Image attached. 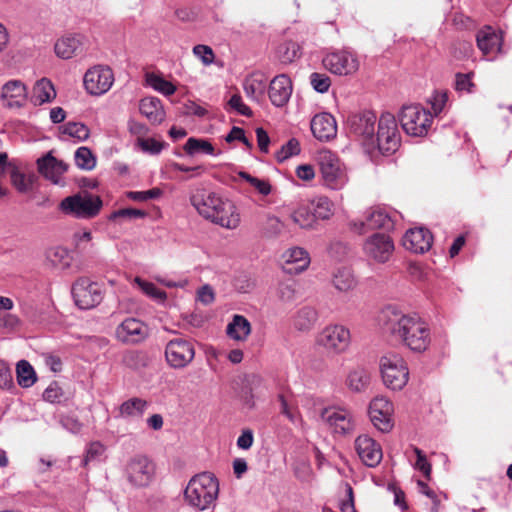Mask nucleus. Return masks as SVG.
<instances>
[{"instance_id":"1","label":"nucleus","mask_w":512,"mask_h":512,"mask_svg":"<svg viewBox=\"0 0 512 512\" xmlns=\"http://www.w3.org/2000/svg\"><path fill=\"white\" fill-rule=\"evenodd\" d=\"M383 329L416 352H422L430 344V330L417 315L404 314L394 306H386L379 315Z\"/></svg>"},{"instance_id":"2","label":"nucleus","mask_w":512,"mask_h":512,"mask_svg":"<svg viewBox=\"0 0 512 512\" xmlns=\"http://www.w3.org/2000/svg\"><path fill=\"white\" fill-rule=\"evenodd\" d=\"M219 493V482L214 474L202 472L194 475L184 490V500L198 511L209 509Z\"/></svg>"},{"instance_id":"3","label":"nucleus","mask_w":512,"mask_h":512,"mask_svg":"<svg viewBox=\"0 0 512 512\" xmlns=\"http://www.w3.org/2000/svg\"><path fill=\"white\" fill-rule=\"evenodd\" d=\"M103 283L89 277H78L72 284L71 294L75 305L82 310H89L101 304L105 296Z\"/></svg>"},{"instance_id":"4","label":"nucleus","mask_w":512,"mask_h":512,"mask_svg":"<svg viewBox=\"0 0 512 512\" xmlns=\"http://www.w3.org/2000/svg\"><path fill=\"white\" fill-rule=\"evenodd\" d=\"M399 121L407 135L426 136L432 123V114L418 104L405 105L399 113Z\"/></svg>"},{"instance_id":"5","label":"nucleus","mask_w":512,"mask_h":512,"mask_svg":"<svg viewBox=\"0 0 512 512\" xmlns=\"http://www.w3.org/2000/svg\"><path fill=\"white\" fill-rule=\"evenodd\" d=\"M319 170L322 176L323 184L332 189H342L347 176L340 159L330 150H321L317 156Z\"/></svg>"},{"instance_id":"6","label":"nucleus","mask_w":512,"mask_h":512,"mask_svg":"<svg viewBox=\"0 0 512 512\" xmlns=\"http://www.w3.org/2000/svg\"><path fill=\"white\" fill-rule=\"evenodd\" d=\"M102 204L101 198L97 195L76 194L64 198L60 203V209L63 213L76 218L90 219L98 215Z\"/></svg>"},{"instance_id":"7","label":"nucleus","mask_w":512,"mask_h":512,"mask_svg":"<svg viewBox=\"0 0 512 512\" xmlns=\"http://www.w3.org/2000/svg\"><path fill=\"white\" fill-rule=\"evenodd\" d=\"M384 384L392 390H401L408 382L409 370L404 359L398 354H387L380 360Z\"/></svg>"},{"instance_id":"8","label":"nucleus","mask_w":512,"mask_h":512,"mask_svg":"<svg viewBox=\"0 0 512 512\" xmlns=\"http://www.w3.org/2000/svg\"><path fill=\"white\" fill-rule=\"evenodd\" d=\"M401 137L397 121L391 113H383L378 121L376 142L379 151L384 155L396 152L400 146Z\"/></svg>"},{"instance_id":"9","label":"nucleus","mask_w":512,"mask_h":512,"mask_svg":"<svg viewBox=\"0 0 512 512\" xmlns=\"http://www.w3.org/2000/svg\"><path fill=\"white\" fill-rule=\"evenodd\" d=\"M125 473L128 482L134 487H147L153 480L155 465L148 457L136 455L128 461Z\"/></svg>"},{"instance_id":"10","label":"nucleus","mask_w":512,"mask_h":512,"mask_svg":"<svg viewBox=\"0 0 512 512\" xmlns=\"http://www.w3.org/2000/svg\"><path fill=\"white\" fill-rule=\"evenodd\" d=\"M351 342L348 328L343 325H329L325 327L317 337V343L328 352L340 354L345 352Z\"/></svg>"},{"instance_id":"11","label":"nucleus","mask_w":512,"mask_h":512,"mask_svg":"<svg viewBox=\"0 0 512 512\" xmlns=\"http://www.w3.org/2000/svg\"><path fill=\"white\" fill-rule=\"evenodd\" d=\"M376 114L371 110H362L348 115L346 124L350 134L362 138L367 143H374Z\"/></svg>"},{"instance_id":"12","label":"nucleus","mask_w":512,"mask_h":512,"mask_svg":"<svg viewBox=\"0 0 512 512\" xmlns=\"http://www.w3.org/2000/svg\"><path fill=\"white\" fill-rule=\"evenodd\" d=\"M165 357L171 367L176 369L184 368L195 357L194 344L186 338H174L166 344Z\"/></svg>"},{"instance_id":"13","label":"nucleus","mask_w":512,"mask_h":512,"mask_svg":"<svg viewBox=\"0 0 512 512\" xmlns=\"http://www.w3.org/2000/svg\"><path fill=\"white\" fill-rule=\"evenodd\" d=\"M207 220L226 229H236L240 224V214L235 204L220 196L217 197L212 209L209 210Z\"/></svg>"},{"instance_id":"14","label":"nucleus","mask_w":512,"mask_h":512,"mask_svg":"<svg viewBox=\"0 0 512 512\" xmlns=\"http://www.w3.org/2000/svg\"><path fill=\"white\" fill-rule=\"evenodd\" d=\"M322 62L327 70L340 76L352 75L359 69L357 56L348 50H337L328 53Z\"/></svg>"},{"instance_id":"15","label":"nucleus","mask_w":512,"mask_h":512,"mask_svg":"<svg viewBox=\"0 0 512 512\" xmlns=\"http://www.w3.org/2000/svg\"><path fill=\"white\" fill-rule=\"evenodd\" d=\"M393 412L392 402L383 396L373 398L368 407L370 421L376 429L383 433L389 432L394 426Z\"/></svg>"},{"instance_id":"16","label":"nucleus","mask_w":512,"mask_h":512,"mask_svg":"<svg viewBox=\"0 0 512 512\" xmlns=\"http://www.w3.org/2000/svg\"><path fill=\"white\" fill-rule=\"evenodd\" d=\"M114 82V74L110 67L97 65L90 68L84 75L83 83L86 91L95 96L105 94Z\"/></svg>"},{"instance_id":"17","label":"nucleus","mask_w":512,"mask_h":512,"mask_svg":"<svg viewBox=\"0 0 512 512\" xmlns=\"http://www.w3.org/2000/svg\"><path fill=\"white\" fill-rule=\"evenodd\" d=\"M363 251L369 259L385 263L394 251V243L389 235L375 233L364 242Z\"/></svg>"},{"instance_id":"18","label":"nucleus","mask_w":512,"mask_h":512,"mask_svg":"<svg viewBox=\"0 0 512 512\" xmlns=\"http://www.w3.org/2000/svg\"><path fill=\"white\" fill-rule=\"evenodd\" d=\"M321 419L339 435L351 434L355 429L353 415L345 409L326 408L321 413Z\"/></svg>"},{"instance_id":"19","label":"nucleus","mask_w":512,"mask_h":512,"mask_svg":"<svg viewBox=\"0 0 512 512\" xmlns=\"http://www.w3.org/2000/svg\"><path fill=\"white\" fill-rule=\"evenodd\" d=\"M355 449L363 463L368 467H376L382 460L383 453L379 443L369 435H360L355 440Z\"/></svg>"},{"instance_id":"20","label":"nucleus","mask_w":512,"mask_h":512,"mask_svg":"<svg viewBox=\"0 0 512 512\" xmlns=\"http://www.w3.org/2000/svg\"><path fill=\"white\" fill-rule=\"evenodd\" d=\"M293 85L290 77L286 74L275 76L268 89V96L275 107H284L292 95Z\"/></svg>"},{"instance_id":"21","label":"nucleus","mask_w":512,"mask_h":512,"mask_svg":"<svg viewBox=\"0 0 512 512\" xmlns=\"http://www.w3.org/2000/svg\"><path fill=\"white\" fill-rule=\"evenodd\" d=\"M353 226L355 231L360 234L370 229H384L388 231L394 228V220L387 211L376 208L368 212L365 221L355 222Z\"/></svg>"},{"instance_id":"22","label":"nucleus","mask_w":512,"mask_h":512,"mask_svg":"<svg viewBox=\"0 0 512 512\" xmlns=\"http://www.w3.org/2000/svg\"><path fill=\"white\" fill-rule=\"evenodd\" d=\"M115 334L119 341L135 344L147 337V329L140 320L127 318L118 325Z\"/></svg>"},{"instance_id":"23","label":"nucleus","mask_w":512,"mask_h":512,"mask_svg":"<svg viewBox=\"0 0 512 512\" xmlns=\"http://www.w3.org/2000/svg\"><path fill=\"white\" fill-rule=\"evenodd\" d=\"M433 242L431 232L426 228H413L403 237V247L413 253L422 254L428 251Z\"/></svg>"},{"instance_id":"24","label":"nucleus","mask_w":512,"mask_h":512,"mask_svg":"<svg viewBox=\"0 0 512 512\" xmlns=\"http://www.w3.org/2000/svg\"><path fill=\"white\" fill-rule=\"evenodd\" d=\"M312 134L320 141H329L337 134L335 118L327 112L316 114L310 123Z\"/></svg>"},{"instance_id":"25","label":"nucleus","mask_w":512,"mask_h":512,"mask_svg":"<svg viewBox=\"0 0 512 512\" xmlns=\"http://www.w3.org/2000/svg\"><path fill=\"white\" fill-rule=\"evenodd\" d=\"M38 171L46 179L54 184H59L61 176L67 171L68 165L62 160L56 159L52 152L46 153L37 160Z\"/></svg>"},{"instance_id":"26","label":"nucleus","mask_w":512,"mask_h":512,"mask_svg":"<svg viewBox=\"0 0 512 512\" xmlns=\"http://www.w3.org/2000/svg\"><path fill=\"white\" fill-rule=\"evenodd\" d=\"M0 98L6 101L8 108H21L27 98V88L20 80H10L3 85Z\"/></svg>"},{"instance_id":"27","label":"nucleus","mask_w":512,"mask_h":512,"mask_svg":"<svg viewBox=\"0 0 512 512\" xmlns=\"http://www.w3.org/2000/svg\"><path fill=\"white\" fill-rule=\"evenodd\" d=\"M264 388V379L255 373L246 374L243 379V398L250 408L255 406V399L261 396Z\"/></svg>"},{"instance_id":"28","label":"nucleus","mask_w":512,"mask_h":512,"mask_svg":"<svg viewBox=\"0 0 512 512\" xmlns=\"http://www.w3.org/2000/svg\"><path fill=\"white\" fill-rule=\"evenodd\" d=\"M476 42L484 55L492 54L501 49V36L490 26H486L477 32Z\"/></svg>"},{"instance_id":"29","label":"nucleus","mask_w":512,"mask_h":512,"mask_svg":"<svg viewBox=\"0 0 512 512\" xmlns=\"http://www.w3.org/2000/svg\"><path fill=\"white\" fill-rule=\"evenodd\" d=\"M83 38L80 35H67L58 39L54 49L58 57L70 59L77 55L82 49Z\"/></svg>"},{"instance_id":"30","label":"nucleus","mask_w":512,"mask_h":512,"mask_svg":"<svg viewBox=\"0 0 512 512\" xmlns=\"http://www.w3.org/2000/svg\"><path fill=\"white\" fill-rule=\"evenodd\" d=\"M140 113L145 116L151 124H160L165 118V111L163 109L160 99L156 97H146L140 101Z\"/></svg>"},{"instance_id":"31","label":"nucleus","mask_w":512,"mask_h":512,"mask_svg":"<svg viewBox=\"0 0 512 512\" xmlns=\"http://www.w3.org/2000/svg\"><path fill=\"white\" fill-rule=\"evenodd\" d=\"M370 381L371 374L369 370L362 366H357L348 373L346 385L351 391L361 393L366 391Z\"/></svg>"},{"instance_id":"32","label":"nucleus","mask_w":512,"mask_h":512,"mask_svg":"<svg viewBox=\"0 0 512 512\" xmlns=\"http://www.w3.org/2000/svg\"><path fill=\"white\" fill-rule=\"evenodd\" d=\"M217 195L214 192H209L205 189L197 190L190 198L191 204L197 210V212L204 218L209 216V210L212 209L215 203Z\"/></svg>"},{"instance_id":"33","label":"nucleus","mask_w":512,"mask_h":512,"mask_svg":"<svg viewBox=\"0 0 512 512\" xmlns=\"http://www.w3.org/2000/svg\"><path fill=\"white\" fill-rule=\"evenodd\" d=\"M45 258L51 267L61 270L69 268L72 261L69 251L61 246L47 249L45 252Z\"/></svg>"},{"instance_id":"34","label":"nucleus","mask_w":512,"mask_h":512,"mask_svg":"<svg viewBox=\"0 0 512 512\" xmlns=\"http://www.w3.org/2000/svg\"><path fill=\"white\" fill-rule=\"evenodd\" d=\"M291 220L302 229H316L317 222L309 202L300 205L291 215Z\"/></svg>"},{"instance_id":"35","label":"nucleus","mask_w":512,"mask_h":512,"mask_svg":"<svg viewBox=\"0 0 512 512\" xmlns=\"http://www.w3.org/2000/svg\"><path fill=\"white\" fill-rule=\"evenodd\" d=\"M317 312L310 306L300 308L293 317V326L299 331H309L317 321Z\"/></svg>"},{"instance_id":"36","label":"nucleus","mask_w":512,"mask_h":512,"mask_svg":"<svg viewBox=\"0 0 512 512\" xmlns=\"http://www.w3.org/2000/svg\"><path fill=\"white\" fill-rule=\"evenodd\" d=\"M149 403L142 398H130L123 402L119 407V416L121 417H142L148 408Z\"/></svg>"},{"instance_id":"37","label":"nucleus","mask_w":512,"mask_h":512,"mask_svg":"<svg viewBox=\"0 0 512 512\" xmlns=\"http://www.w3.org/2000/svg\"><path fill=\"white\" fill-rule=\"evenodd\" d=\"M251 326L249 321L241 315H235L232 322L228 324L227 335L235 340H244L250 334Z\"/></svg>"},{"instance_id":"38","label":"nucleus","mask_w":512,"mask_h":512,"mask_svg":"<svg viewBox=\"0 0 512 512\" xmlns=\"http://www.w3.org/2000/svg\"><path fill=\"white\" fill-rule=\"evenodd\" d=\"M285 258L287 264H295L293 270L296 273L305 270L310 263L308 252L301 247H294L289 249L285 254ZM289 271H292V268H290Z\"/></svg>"},{"instance_id":"39","label":"nucleus","mask_w":512,"mask_h":512,"mask_svg":"<svg viewBox=\"0 0 512 512\" xmlns=\"http://www.w3.org/2000/svg\"><path fill=\"white\" fill-rule=\"evenodd\" d=\"M33 93V99L36 105H41L43 103L50 102L56 96V92L51 81H49L46 78H43L36 82L33 89Z\"/></svg>"},{"instance_id":"40","label":"nucleus","mask_w":512,"mask_h":512,"mask_svg":"<svg viewBox=\"0 0 512 512\" xmlns=\"http://www.w3.org/2000/svg\"><path fill=\"white\" fill-rule=\"evenodd\" d=\"M315 220H328L333 215V203L326 196H319L309 201Z\"/></svg>"},{"instance_id":"41","label":"nucleus","mask_w":512,"mask_h":512,"mask_svg":"<svg viewBox=\"0 0 512 512\" xmlns=\"http://www.w3.org/2000/svg\"><path fill=\"white\" fill-rule=\"evenodd\" d=\"M18 384L23 388L31 387L37 380L33 366L26 360H20L16 366Z\"/></svg>"},{"instance_id":"42","label":"nucleus","mask_w":512,"mask_h":512,"mask_svg":"<svg viewBox=\"0 0 512 512\" xmlns=\"http://www.w3.org/2000/svg\"><path fill=\"white\" fill-rule=\"evenodd\" d=\"M335 288L342 292H347L356 286L355 277L350 268H339L333 277Z\"/></svg>"},{"instance_id":"43","label":"nucleus","mask_w":512,"mask_h":512,"mask_svg":"<svg viewBox=\"0 0 512 512\" xmlns=\"http://www.w3.org/2000/svg\"><path fill=\"white\" fill-rule=\"evenodd\" d=\"M186 154L193 156L198 153L214 155L215 149L213 145L206 139L190 137L186 141L184 147Z\"/></svg>"},{"instance_id":"44","label":"nucleus","mask_w":512,"mask_h":512,"mask_svg":"<svg viewBox=\"0 0 512 512\" xmlns=\"http://www.w3.org/2000/svg\"><path fill=\"white\" fill-rule=\"evenodd\" d=\"M276 55L283 64H290L300 56V46L294 41H285L277 47Z\"/></svg>"},{"instance_id":"45","label":"nucleus","mask_w":512,"mask_h":512,"mask_svg":"<svg viewBox=\"0 0 512 512\" xmlns=\"http://www.w3.org/2000/svg\"><path fill=\"white\" fill-rule=\"evenodd\" d=\"M292 392L289 389H281L276 396L280 404V413L288 418L292 423L296 422L297 415L292 403Z\"/></svg>"},{"instance_id":"46","label":"nucleus","mask_w":512,"mask_h":512,"mask_svg":"<svg viewBox=\"0 0 512 512\" xmlns=\"http://www.w3.org/2000/svg\"><path fill=\"white\" fill-rule=\"evenodd\" d=\"M74 158L77 167L82 170L90 171L96 166V157L88 147H79L75 152Z\"/></svg>"},{"instance_id":"47","label":"nucleus","mask_w":512,"mask_h":512,"mask_svg":"<svg viewBox=\"0 0 512 512\" xmlns=\"http://www.w3.org/2000/svg\"><path fill=\"white\" fill-rule=\"evenodd\" d=\"M146 81L149 86L166 96H170L176 91L174 84L155 73H147Z\"/></svg>"},{"instance_id":"48","label":"nucleus","mask_w":512,"mask_h":512,"mask_svg":"<svg viewBox=\"0 0 512 512\" xmlns=\"http://www.w3.org/2000/svg\"><path fill=\"white\" fill-rule=\"evenodd\" d=\"M11 183L21 193L28 192L32 187V179L26 178L25 174L21 173L17 167L9 166L8 172Z\"/></svg>"},{"instance_id":"49","label":"nucleus","mask_w":512,"mask_h":512,"mask_svg":"<svg viewBox=\"0 0 512 512\" xmlns=\"http://www.w3.org/2000/svg\"><path fill=\"white\" fill-rule=\"evenodd\" d=\"M63 134L76 138L79 141H85L90 135V131L86 125L78 122H68L61 127Z\"/></svg>"},{"instance_id":"50","label":"nucleus","mask_w":512,"mask_h":512,"mask_svg":"<svg viewBox=\"0 0 512 512\" xmlns=\"http://www.w3.org/2000/svg\"><path fill=\"white\" fill-rule=\"evenodd\" d=\"M135 282L140 287V289L149 297L160 302L166 299V292L159 289L154 283L142 280L139 277L135 278Z\"/></svg>"},{"instance_id":"51","label":"nucleus","mask_w":512,"mask_h":512,"mask_svg":"<svg viewBox=\"0 0 512 512\" xmlns=\"http://www.w3.org/2000/svg\"><path fill=\"white\" fill-rule=\"evenodd\" d=\"M300 151L299 141L295 138H291L279 151H277L275 157L278 162H284L288 158L298 155Z\"/></svg>"},{"instance_id":"52","label":"nucleus","mask_w":512,"mask_h":512,"mask_svg":"<svg viewBox=\"0 0 512 512\" xmlns=\"http://www.w3.org/2000/svg\"><path fill=\"white\" fill-rule=\"evenodd\" d=\"M296 283L294 280L280 282L277 288V297L282 302H291L295 299Z\"/></svg>"},{"instance_id":"53","label":"nucleus","mask_w":512,"mask_h":512,"mask_svg":"<svg viewBox=\"0 0 512 512\" xmlns=\"http://www.w3.org/2000/svg\"><path fill=\"white\" fill-rule=\"evenodd\" d=\"M285 228L284 223L276 216H268L264 224V234L267 237L279 236Z\"/></svg>"},{"instance_id":"54","label":"nucleus","mask_w":512,"mask_h":512,"mask_svg":"<svg viewBox=\"0 0 512 512\" xmlns=\"http://www.w3.org/2000/svg\"><path fill=\"white\" fill-rule=\"evenodd\" d=\"M22 325L21 319L11 312L0 313V327L8 332H14Z\"/></svg>"},{"instance_id":"55","label":"nucleus","mask_w":512,"mask_h":512,"mask_svg":"<svg viewBox=\"0 0 512 512\" xmlns=\"http://www.w3.org/2000/svg\"><path fill=\"white\" fill-rule=\"evenodd\" d=\"M162 195L160 188H152L147 191H129L127 197L133 201L144 202L150 199H157Z\"/></svg>"},{"instance_id":"56","label":"nucleus","mask_w":512,"mask_h":512,"mask_svg":"<svg viewBox=\"0 0 512 512\" xmlns=\"http://www.w3.org/2000/svg\"><path fill=\"white\" fill-rule=\"evenodd\" d=\"M312 87L319 93H325L329 90L331 80L326 74L314 72L310 75Z\"/></svg>"},{"instance_id":"57","label":"nucleus","mask_w":512,"mask_h":512,"mask_svg":"<svg viewBox=\"0 0 512 512\" xmlns=\"http://www.w3.org/2000/svg\"><path fill=\"white\" fill-rule=\"evenodd\" d=\"M414 453L417 456V461L415 464V468L423 473L426 479H430L431 477V464L428 462L425 454L418 447H414Z\"/></svg>"},{"instance_id":"58","label":"nucleus","mask_w":512,"mask_h":512,"mask_svg":"<svg viewBox=\"0 0 512 512\" xmlns=\"http://www.w3.org/2000/svg\"><path fill=\"white\" fill-rule=\"evenodd\" d=\"M193 53L196 57L201 59L204 65L212 64L215 58L212 48L203 44L194 46Z\"/></svg>"},{"instance_id":"59","label":"nucleus","mask_w":512,"mask_h":512,"mask_svg":"<svg viewBox=\"0 0 512 512\" xmlns=\"http://www.w3.org/2000/svg\"><path fill=\"white\" fill-rule=\"evenodd\" d=\"M473 73H457L455 79V89L457 91L472 92L475 84L472 82Z\"/></svg>"},{"instance_id":"60","label":"nucleus","mask_w":512,"mask_h":512,"mask_svg":"<svg viewBox=\"0 0 512 512\" xmlns=\"http://www.w3.org/2000/svg\"><path fill=\"white\" fill-rule=\"evenodd\" d=\"M228 105L240 115L251 117L253 114L252 110L243 103L242 97L239 94L232 95L228 101Z\"/></svg>"},{"instance_id":"61","label":"nucleus","mask_w":512,"mask_h":512,"mask_svg":"<svg viewBox=\"0 0 512 512\" xmlns=\"http://www.w3.org/2000/svg\"><path fill=\"white\" fill-rule=\"evenodd\" d=\"M448 101V92L440 91L435 92L429 101L431 104V108L433 110L434 115H438L444 109L446 103Z\"/></svg>"},{"instance_id":"62","label":"nucleus","mask_w":512,"mask_h":512,"mask_svg":"<svg viewBox=\"0 0 512 512\" xmlns=\"http://www.w3.org/2000/svg\"><path fill=\"white\" fill-rule=\"evenodd\" d=\"M63 391L57 382H52L43 392V399L50 403L59 402Z\"/></svg>"},{"instance_id":"63","label":"nucleus","mask_w":512,"mask_h":512,"mask_svg":"<svg viewBox=\"0 0 512 512\" xmlns=\"http://www.w3.org/2000/svg\"><path fill=\"white\" fill-rule=\"evenodd\" d=\"M265 85L262 80H257L255 78L247 79L244 82V90L246 94L252 98H254L257 94H262L264 92Z\"/></svg>"},{"instance_id":"64","label":"nucleus","mask_w":512,"mask_h":512,"mask_svg":"<svg viewBox=\"0 0 512 512\" xmlns=\"http://www.w3.org/2000/svg\"><path fill=\"white\" fill-rule=\"evenodd\" d=\"M105 448L100 442H93L89 445L86 455L83 459V465L87 466L89 462L96 460L104 452Z\"/></svg>"}]
</instances>
